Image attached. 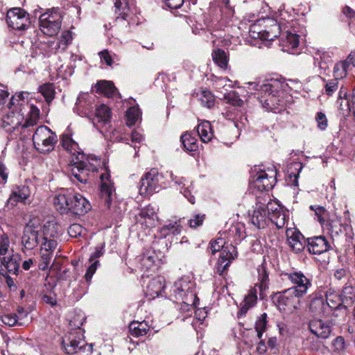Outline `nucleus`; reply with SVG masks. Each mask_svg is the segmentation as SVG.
<instances>
[{
  "instance_id": "4d7b16f0",
  "label": "nucleus",
  "mask_w": 355,
  "mask_h": 355,
  "mask_svg": "<svg viewBox=\"0 0 355 355\" xmlns=\"http://www.w3.org/2000/svg\"><path fill=\"white\" fill-rule=\"evenodd\" d=\"M71 40L72 35L71 33L69 31L62 32L61 35V38L58 44V48L64 50Z\"/></svg>"
},
{
  "instance_id": "49530a36",
  "label": "nucleus",
  "mask_w": 355,
  "mask_h": 355,
  "mask_svg": "<svg viewBox=\"0 0 355 355\" xmlns=\"http://www.w3.org/2000/svg\"><path fill=\"white\" fill-rule=\"evenodd\" d=\"M200 101L201 104L207 108H211L214 105L215 99L211 92L208 90H202L200 95Z\"/></svg>"
},
{
  "instance_id": "6e6552de",
  "label": "nucleus",
  "mask_w": 355,
  "mask_h": 355,
  "mask_svg": "<svg viewBox=\"0 0 355 355\" xmlns=\"http://www.w3.org/2000/svg\"><path fill=\"white\" fill-rule=\"evenodd\" d=\"M44 230L35 220H30L24 227L21 241L22 245L28 250L36 248L41 242Z\"/></svg>"
},
{
  "instance_id": "4468645a",
  "label": "nucleus",
  "mask_w": 355,
  "mask_h": 355,
  "mask_svg": "<svg viewBox=\"0 0 355 355\" xmlns=\"http://www.w3.org/2000/svg\"><path fill=\"white\" fill-rule=\"evenodd\" d=\"M21 257L18 253L12 250L0 260V274L6 275L8 273L18 275Z\"/></svg>"
},
{
  "instance_id": "79ce46f5",
  "label": "nucleus",
  "mask_w": 355,
  "mask_h": 355,
  "mask_svg": "<svg viewBox=\"0 0 355 355\" xmlns=\"http://www.w3.org/2000/svg\"><path fill=\"white\" fill-rule=\"evenodd\" d=\"M40 116V110L34 105L31 104L29 106L28 118L26 119L22 127L27 128L33 126L36 124L37 121Z\"/></svg>"
},
{
  "instance_id": "13d9d810",
  "label": "nucleus",
  "mask_w": 355,
  "mask_h": 355,
  "mask_svg": "<svg viewBox=\"0 0 355 355\" xmlns=\"http://www.w3.org/2000/svg\"><path fill=\"white\" fill-rule=\"evenodd\" d=\"M338 88V80L331 79L326 82L324 86V93L328 96H331Z\"/></svg>"
},
{
  "instance_id": "7c9ffc66",
  "label": "nucleus",
  "mask_w": 355,
  "mask_h": 355,
  "mask_svg": "<svg viewBox=\"0 0 355 355\" xmlns=\"http://www.w3.org/2000/svg\"><path fill=\"white\" fill-rule=\"evenodd\" d=\"M328 305H326L325 302L322 297H315L311 301L309 305V310L314 315L326 317L328 316Z\"/></svg>"
},
{
  "instance_id": "f03ea898",
  "label": "nucleus",
  "mask_w": 355,
  "mask_h": 355,
  "mask_svg": "<svg viewBox=\"0 0 355 355\" xmlns=\"http://www.w3.org/2000/svg\"><path fill=\"white\" fill-rule=\"evenodd\" d=\"M252 89L258 92L257 98L263 107L268 111L279 112L284 107L282 98L284 84L280 81L271 79L262 84L250 83Z\"/></svg>"
},
{
  "instance_id": "864d4df0",
  "label": "nucleus",
  "mask_w": 355,
  "mask_h": 355,
  "mask_svg": "<svg viewBox=\"0 0 355 355\" xmlns=\"http://www.w3.org/2000/svg\"><path fill=\"white\" fill-rule=\"evenodd\" d=\"M101 62H105L107 66H112L113 61L117 58V55L114 53L111 54L107 50H103L98 53Z\"/></svg>"
},
{
  "instance_id": "2eb2a0df",
  "label": "nucleus",
  "mask_w": 355,
  "mask_h": 355,
  "mask_svg": "<svg viewBox=\"0 0 355 355\" xmlns=\"http://www.w3.org/2000/svg\"><path fill=\"white\" fill-rule=\"evenodd\" d=\"M94 107V96L88 93H81L77 98L73 110L80 116L91 118Z\"/></svg>"
},
{
  "instance_id": "3c124183",
  "label": "nucleus",
  "mask_w": 355,
  "mask_h": 355,
  "mask_svg": "<svg viewBox=\"0 0 355 355\" xmlns=\"http://www.w3.org/2000/svg\"><path fill=\"white\" fill-rule=\"evenodd\" d=\"M224 98L228 103L233 105L241 107L243 105V101L241 100L239 94L234 91L225 94Z\"/></svg>"
},
{
  "instance_id": "0eeeda50",
  "label": "nucleus",
  "mask_w": 355,
  "mask_h": 355,
  "mask_svg": "<svg viewBox=\"0 0 355 355\" xmlns=\"http://www.w3.org/2000/svg\"><path fill=\"white\" fill-rule=\"evenodd\" d=\"M164 175L157 168H151L146 172L140 180L139 193L141 195L158 192L164 184Z\"/></svg>"
},
{
  "instance_id": "8fccbe9b",
  "label": "nucleus",
  "mask_w": 355,
  "mask_h": 355,
  "mask_svg": "<svg viewBox=\"0 0 355 355\" xmlns=\"http://www.w3.org/2000/svg\"><path fill=\"white\" fill-rule=\"evenodd\" d=\"M267 324V314L263 313L257 319L255 323V329L257 332V336L259 339L261 338L263 332L266 329Z\"/></svg>"
},
{
  "instance_id": "2f4dec72",
  "label": "nucleus",
  "mask_w": 355,
  "mask_h": 355,
  "mask_svg": "<svg viewBox=\"0 0 355 355\" xmlns=\"http://www.w3.org/2000/svg\"><path fill=\"white\" fill-rule=\"evenodd\" d=\"M168 173V172H167ZM169 175L173 181L175 182V184L179 185L183 184V187L180 189V192L184 196V197L188 200L189 202L191 204L195 203V197L192 194V190L193 189L192 184H191L189 187H185V184L184 181L185 180L183 178H178L177 176H174L173 173L170 172Z\"/></svg>"
},
{
  "instance_id": "1a4fd4ad",
  "label": "nucleus",
  "mask_w": 355,
  "mask_h": 355,
  "mask_svg": "<svg viewBox=\"0 0 355 355\" xmlns=\"http://www.w3.org/2000/svg\"><path fill=\"white\" fill-rule=\"evenodd\" d=\"M39 20L40 30L46 35L54 36L60 29L62 17L57 10L53 9L42 14Z\"/></svg>"
},
{
  "instance_id": "aec40b11",
  "label": "nucleus",
  "mask_w": 355,
  "mask_h": 355,
  "mask_svg": "<svg viewBox=\"0 0 355 355\" xmlns=\"http://www.w3.org/2000/svg\"><path fill=\"white\" fill-rule=\"evenodd\" d=\"M307 248L309 252L314 254H321L331 249L330 243L323 236L309 238Z\"/></svg>"
},
{
  "instance_id": "6e6d98bb",
  "label": "nucleus",
  "mask_w": 355,
  "mask_h": 355,
  "mask_svg": "<svg viewBox=\"0 0 355 355\" xmlns=\"http://www.w3.org/2000/svg\"><path fill=\"white\" fill-rule=\"evenodd\" d=\"M310 209L314 211L318 220L321 225H323L325 223L324 215L326 214V209L323 207L319 205H311Z\"/></svg>"
},
{
  "instance_id": "f3484780",
  "label": "nucleus",
  "mask_w": 355,
  "mask_h": 355,
  "mask_svg": "<svg viewBox=\"0 0 355 355\" xmlns=\"http://www.w3.org/2000/svg\"><path fill=\"white\" fill-rule=\"evenodd\" d=\"M114 7L116 14L119 15L116 21L125 20L129 24L128 18L135 10L133 0H114Z\"/></svg>"
},
{
  "instance_id": "72a5a7b5",
  "label": "nucleus",
  "mask_w": 355,
  "mask_h": 355,
  "mask_svg": "<svg viewBox=\"0 0 355 355\" xmlns=\"http://www.w3.org/2000/svg\"><path fill=\"white\" fill-rule=\"evenodd\" d=\"M18 314L9 313L5 314L1 316V321L6 325L12 327L15 324L22 325V322L19 320L23 318L24 316H27L28 313H24L23 309L18 310Z\"/></svg>"
},
{
  "instance_id": "20e7f679",
  "label": "nucleus",
  "mask_w": 355,
  "mask_h": 355,
  "mask_svg": "<svg viewBox=\"0 0 355 355\" xmlns=\"http://www.w3.org/2000/svg\"><path fill=\"white\" fill-rule=\"evenodd\" d=\"M224 244L223 239L218 238L211 243L209 245L210 250L213 254L223 249L217 266V272L220 275H223L224 272L228 269L231 261L237 257L236 249L234 245H230L224 247Z\"/></svg>"
},
{
  "instance_id": "393cba45",
  "label": "nucleus",
  "mask_w": 355,
  "mask_h": 355,
  "mask_svg": "<svg viewBox=\"0 0 355 355\" xmlns=\"http://www.w3.org/2000/svg\"><path fill=\"white\" fill-rule=\"evenodd\" d=\"M73 204L69 213L74 215H84L91 209L89 201L81 194L73 192Z\"/></svg>"
},
{
  "instance_id": "09e8293b",
  "label": "nucleus",
  "mask_w": 355,
  "mask_h": 355,
  "mask_svg": "<svg viewBox=\"0 0 355 355\" xmlns=\"http://www.w3.org/2000/svg\"><path fill=\"white\" fill-rule=\"evenodd\" d=\"M128 125H134L141 116V111L138 107L132 106L127 111Z\"/></svg>"
},
{
  "instance_id": "338daca9",
  "label": "nucleus",
  "mask_w": 355,
  "mask_h": 355,
  "mask_svg": "<svg viewBox=\"0 0 355 355\" xmlns=\"http://www.w3.org/2000/svg\"><path fill=\"white\" fill-rule=\"evenodd\" d=\"M131 140H132V142L133 144H135V145L133 146L134 148L136 149L137 146H136V144L138 143H141L143 140V136L138 132L137 131H134L132 132V135H131Z\"/></svg>"
},
{
  "instance_id": "9b49d317",
  "label": "nucleus",
  "mask_w": 355,
  "mask_h": 355,
  "mask_svg": "<svg viewBox=\"0 0 355 355\" xmlns=\"http://www.w3.org/2000/svg\"><path fill=\"white\" fill-rule=\"evenodd\" d=\"M285 277L291 282L293 286L291 289L302 297L305 296L309 289L311 287L312 283L304 274L301 271H291L284 274Z\"/></svg>"
},
{
  "instance_id": "ddd939ff",
  "label": "nucleus",
  "mask_w": 355,
  "mask_h": 355,
  "mask_svg": "<svg viewBox=\"0 0 355 355\" xmlns=\"http://www.w3.org/2000/svg\"><path fill=\"white\" fill-rule=\"evenodd\" d=\"M6 22L12 29L24 30L29 26V16L24 9L13 8L7 12Z\"/></svg>"
},
{
  "instance_id": "7ed1b4c3",
  "label": "nucleus",
  "mask_w": 355,
  "mask_h": 355,
  "mask_svg": "<svg viewBox=\"0 0 355 355\" xmlns=\"http://www.w3.org/2000/svg\"><path fill=\"white\" fill-rule=\"evenodd\" d=\"M195 282L184 277L176 281L171 290V296L187 306H196L198 299L194 291Z\"/></svg>"
},
{
  "instance_id": "f8f14e48",
  "label": "nucleus",
  "mask_w": 355,
  "mask_h": 355,
  "mask_svg": "<svg viewBox=\"0 0 355 355\" xmlns=\"http://www.w3.org/2000/svg\"><path fill=\"white\" fill-rule=\"evenodd\" d=\"M111 110L105 105L101 104L95 110L92 121L94 126L103 135L107 136L110 125Z\"/></svg>"
},
{
  "instance_id": "052dcab7",
  "label": "nucleus",
  "mask_w": 355,
  "mask_h": 355,
  "mask_svg": "<svg viewBox=\"0 0 355 355\" xmlns=\"http://www.w3.org/2000/svg\"><path fill=\"white\" fill-rule=\"evenodd\" d=\"M315 121L318 123V127L321 130H324L328 125V121L326 115L322 112H318L315 116Z\"/></svg>"
},
{
  "instance_id": "5701e85b",
  "label": "nucleus",
  "mask_w": 355,
  "mask_h": 355,
  "mask_svg": "<svg viewBox=\"0 0 355 355\" xmlns=\"http://www.w3.org/2000/svg\"><path fill=\"white\" fill-rule=\"evenodd\" d=\"M276 182V179L273 175H269L265 171L257 173L254 177L252 187L257 189L260 191H268L271 189Z\"/></svg>"
},
{
  "instance_id": "6ab92c4d",
  "label": "nucleus",
  "mask_w": 355,
  "mask_h": 355,
  "mask_svg": "<svg viewBox=\"0 0 355 355\" xmlns=\"http://www.w3.org/2000/svg\"><path fill=\"white\" fill-rule=\"evenodd\" d=\"M100 178L101 180L100 196L104 204L107 207H110L114 191L113 185L110 180V174L107 171H105L101 174Z\"/></svg>"
},
{
  "instance_id": "dca6fc26",
  "label": "nucleus",
  "mask_w": 355,
  "mask_h": 355,
  "mask_svg": "<svg viewBox=\"0 0 355 355\" xmlns=\"http://www.w3.org/2000/svg\"><path fill=\"white\" fill-rule=\"evenodd\" d=\"M73 191L63 190L57 194L53 199L55 209L61 214H68L71 210V205L73 204Z\"/></svg>"
},
{
  "instance_id": "c9c22d12",
  "label": "nucleus",
  "mask_w": 355,
  "mask_h": 355,
  "mask_svg": "<svg viewBox=\"0 0 355 355\" xmlns=\"http://www.w3.org/2000/svg\"><path fill=\"white\" fill-rule=\"evenodd\" d=\"M129 329L132 336L139 337L147 334L149 326L146 321H133L130 324Z\"/></svg>"
},
{
  "instance_id": "603ef678",
  "label": "nucleus",
  "mask_w": 355,
  "mask_h": 355,
  "mask_svg": "<svg viewBox=\"0 0 355 355\" xmlns=\"http://www.w3.org/2000/svg\"><path fill=\"white\" fill-rule=\"evenodd\" d=\"M205 219V214H194L190 219L188 220V225L191 228H196L202 225Z\"/></svg>"
},
{
  "instance_id": "774afa93",
  "label": "nucleus",
  "mask_w": 355,
  "mask_h": 355,
  "mask_svg": "<svg viewBox=\"0 0 355 355\" xmlns=\"http://www.w3.org/2000/svg\"><path fill=\"white\" fill-rule=\"evenodd\" d=\"M207 317V312L205 309H198L195 311V319L197 321H199L200 324H202V321Z\"/></svg>"
},
{
  "instance_id": "c03bdc74",
  "label": "nucleus",
  "mask_w": 355,
  "mask_h": 355,
  "mask_svg": "<svg viewBox=\"0 0 355 355\" xmlns=\"http://www.w3.org/2000/svg\"><path fill=\"white\" fill-rule=\"evenodd\" d=\"M257 272L259 281V288L260 291H262L268 288L269 282L268 274L265 266L263 264L258 267Z\"/></svg>"
},
{
  "instance_id": "de8ad7c7",
  "label": "nucleus",
  "mask_w": 355,
  "mask_h": 355,
  "mask_svg": "<svg viewBox=\"0 0 355 355\" xmlns=\"http://www.w3.org/2000/svg\"><path fill=\"white\" fill-rule=\"evenodd\" d=\"M349 67L344 62H338L334 67L335 79L340 80L346 76Z\"/></svg>"
},
{
  "instance_id": "9d476101",
  "label": "nucleus",
  "mask_w": 355,
  "mask_h": 355,
  "mask_svg": "<svg viewBox=\"0 0 355 355\" xmlns=\"http://www.w3.org/2000/svg\"><path fill=\"white\" fill-rule=\"evenodd\" d=\"M270 211L268 202L258 198L252 212L249 213L250 221L258 229L265 228L270 223Z\"/></svg>"
},
{
  "instance_id": "f704fd0d",
  "label": "nucleus",
  "mask_w": 355,
  "mask_h": 355,
  "mask_svg": "<svg viewBox=\"0 0 355 355\" xmlns=\"http://www.w3.org/2000/svg\"><path fill=\"white\" fill-rule=\"evenodd\" d=\"M257 300V291L255 288L250 290L248 294L245 297L244 300L242 303L241 308L238 313V315H244L248 311L250 308L253 306Z\"/></svg>"
},
{
  "instance_id": "5fc2aeb1",
  "label": "nucleus",
  "mask_w": 355,
  "mask_h": 355,
  "mask_svg": "<svg viewBox=\"0 0 355 355\" xmlns=\"http://www.w3.org/2000/svg\"><path fill=\"white\" fill-rule=\"evenodd\" d=\"M243 228V226L239 224L232 225L229 234L234 237L235 241L241 240L245 237Z\"/></svg>"
},
{
  "instance_id": "e433bc0d",
  "label": "nucleus",
  "mask_w": 355,
  "mask_h": 355,
  "mask_svg": "<svg viewBox=\"0 0 355 355\" xmlns=\"http://www.w3.org/2000/svg\"><path fill=\"white\" fill-rule=\"evenodd\" d=\"M340 296L341 302L346 305V307L352 304L355 300V287L352 284H347Z\"/></svg>"
},
{
  "instance_id": "37998d69",
  "label": "nucleus",
  "mask_w": 355,
  "mask_h": 355,
  "mask_svg": "<svg viewBox=\"0 0 355 355\" xmlns=\"http://www.w3.org/2000/svg\"><path fill=\"white\" fill-rule=\"evenodd\" d=\"M214 61L221 68H226L228 64V60L226 53L221 49H216L212 53Z\"/></svg>"
},
{
  "instance_id": "e2e57ef3",
  "label": "nucleus",
  "mask_w": 355,
  "mask_h": 355,
  "mask_svg": "<svg viewBox=\"0 0 355 355\" xmlns=\"http://www.w3.org/2000/svg\"><path fill=\"white\" fill-rule=\"evenodd\" d=\"M163 1L171 9H178L184 3V0H163Z\"/></svg>"
},
{
  "instance_id": "680f3d73",
  "label": "nucleus",
  "mask_w": 355,
  "mask_h": 355,
  "mask_svg": "<svg viewBox=\"0 0 355 355\" xmlns=\"http://www.w3.org/2000/svg\"><path fill=\"white\" fill-rule=\"evenodd\" d=\"M91 265L88 267L87 272L85 275V278L87 282H89L94 275V274L96 272V270L99 266V261H94L91 262Z\"/></svg>"
},
{
  "instance_id": "cd10ccee",
  "label": "nucleus",
  "mask_w": 355,
  "mask_h": 355,
  "mask_svg": "<svg viewBox=\"0 0 355 355\" xmlns=\"http://www.w3.org/2000/svg\"><path fill=\"white\" fill-rule=\"evenodd\" d=\"M281 44L284 51L290 53H295V50L299 45V35L289 31H286L282 35Z\"/></svg>"
},
{
  "instance_id": "b1692460",
  "label": "nucleus",
  "mask_w": 355,
  "mask_h": 355,
  "mask_svg": "<svg viewBox=\"0 0 355 355\" xmlns=\"http://www.w3.org/2000/svg\"><path fill=\"white\" fill-rule=\"evenodd\" d=\"M309 329L313 334L322 339L327 338L331 333V327L329 324L320 319L311 320Z\"/></svg>"
},
{
  "instance_id": "bb28decb",
  "label": "nucleus",
  "mask_w": 355,
  "mask_h": 355,
  "mask_svg": "<svg viewBox=\"0 0 355 355\" xmlns=\"http://www.w3.org/2000/svg\"><path fill=\"white\" fill-rule=\"evenodd\" d=\"M269 27L267 29L257 32V37L266 41H272L277 37L281 33V28L277 21L268 19Z\"/></svg>"
},
{
  "instance_id": "c85d7f7f",
  "label": "nucleus",
  "mask_w": 355,
  "mask_h": 355,
  "mask_svg": "<svg viewBox=\"0 0 355 355\" xmlns=\"http://www.w3.org/2000/svg\"><path fill=\"white\" fill-rule=\"evenodd\" d=\"M31 194L28 187L26 185L15 187L8 199V203L15 205L18 202H26Z\"/></svg>"
},
{
  "instance_id": "a18cd8bd",
  "label": "nucleus",
  "mask_w": 355,
  "mask_h": 355,
  "mask_svg": "<svg viewBox=\"0 0 355 355\" xmlns=\"http://www.w3.org/2000/svg\"><path fill=\"white\" fill-rule=\"evenodd\" d=\"M41 249L46 252L53 251L57 246V241L53 239H49L45 232L41 239Z\"/></svg>"
},
{
  "instance_id": "58836bf2",
  "label": "nucleus",
  "mask_w": 355,
  "mask_h": 355,
  "mask_svg": "<svg viewBox=\"0 0 355 355\" xmlns=\"http://www.w3.org/2000/svg\"><path fill=\"white\" fill-rule=\"evenodd\" d=\"M63 343L67 354L76 353L85 346L84 340L72 338H69L67 340H64Z\"/></svg>"
},
{
  "instance_id": "412c9836",
  "label": "nucleus",
  "mask_w": 355,
  "mask_h": 355,
  "mask_svg": "<svg viewBox=\"0 0 355 355\" xmlns=\"http://www.w3.org/2000/svg\"><path fill=\"white\" fill-rule=\"evenodd\" d=\"M287 243L291 250L297 254L304 248V236L296 229H287L286 232Z\"/></svg>"
},
{
  "instance_id": "473e14b6",
  "label": "nucleus",
  "mask_w": 355,
  "mask_h": 355,
  "mask_svg": "<svg viewBox=\"0 0 355 355\" xmlns=\"http://www.w3.org/2000/svg\"><path fill=\"white\" fill-rule=\"evenodd\" d=\"M197 131L201 140L205 143L211 141L214 136L211 123L208 121H202L199 123Z\"/></svg>"
},
{
  "instance_id": "a19ab883",
  "label": "nucleus",
  "mask_w": 355,
  "mask_h": 355,
  "mask_svg": "<svg viewBox=\"0 0 355 355\" xmlns=\"http://www.w3.org/2000/svg\"><path fill=\"white\" fill-rule=\"evenodd\" d=\"M38 92L45 98L48 105L53 101L55 96V90L53 84L44 83L38 87Z\"/></svg>"
},
{
  "instance_id": "ea45409f",
  "label": "nucleus",
  "mask_w": 355,
  "mask_h": 355,
  "mask_svg": "<svg viewBox=\"0 0 355 355\" xmlns=\"http://www.w3.org/2000/svg\"><path fill=\"white\" fill-rule=\"evenodd\" d=\"M181 141L187 151L195 152L198 148L197 139L190 134L185 133L182 135Z\"/></svg>"
},
{
  "instance_id": "39448f33",
  "label": "nucleus",
  "mask_w": 355,
  "mask_h": 355,
  "mask_svg": "<svg viewBox=\"0 0 355 355\" xmlns=\"http://www.w3.org/2000/svg\"><path fill=\"white\" fill-rule=\"evenodd\" d=\"M57 141L56 135L45 125L38 127L33 135V145L42 153L51 151Z\"/></svg>"
},
{
  "instance_id": "0e129e2a",
  "label": "nucleus",
  "mask_w": 355,
  "mask_h": 355,
  "mask_svg": "<svg viewBox=\"0 0 355 355\" xmlns=\"http://www.w3.org/2000/svg\"><path fill=\"white\" fill-rule=\"evenodd\" d=\"M104 252H105V250H104L103 246L97 248L96 249L95 252L90 256L89 259V262L97 261L96 259L98 258L101 257V256H103Z\"/></svg>"
},
{
  "instance_id": "4c0bfd02",
  "label": "nucleus",
  "mask_w": 355,
  "mask_h": 355,
  "mask_svg": "<svg viewBox=\"0 0 355 355\" xmlns=\"http://www.w3.org/2000/svg\"><path fill=\"white\" fill-rule=\"evenodd\" d=\"M96 88L97 92L102 93L108 97L113 96L116 92V89L113 83L107 80L98 82L96 85Z\"/></svg>"
},
{
  "instance_id": "f257e3e1",
  "label": "nucleus",
  "mask_w": 355,
  "mask_h": 355,
  "mask_svg": "<svg viewBox=\"0 0 355 355\" xmlns=\"http://www.w3.org/2000/svg\"><path fill=\"white\" fill-rule=\"evenodd\" d=\"M61 144L62 147L72 155L71 181L86 184L89 173L97 171L100 166V159L78 151V144L69 135H64L61 139Z\"/></svg>"
},
{
  "instance_id": "423d86ee",
  "label": "nucleus",
  "mask_w": 355,
  "mask_h": 355,
  "mask_svg": "<svg viewBox=\"0 0 355 355\" xmlns=\"http://www.w3.org/2000/svg\"><path fill=\"white\" fill-rule=\"evenodd\" d=\"M301 298L302 297L297 295L293 291L287 288L275 293L272 300L280 311L292 313L298 309Z\"/></svg>"
},
{
  "instance_id": "69168bd1",
  "label": "nucleus",
  "mask_w": 355,
  "mask_h": 355,
  "mask_svg": "<svg viewBox=\"0 0 355 355\" xmlns=\"http://www.w3.org/2000/svg\"><path fill=\"white\" fill-rule=\"evenodd\" d=\"M51 257L52 256L51 252H46V253H42L41 258L42 261V264H44V266L42 267V270H44L46 268L48 267L49 264L50 263Z\"/></svg>"
},
{
  "instance_id": "4be33fe9",
  "label": "nucleus",
  "mask_w": 355,
  "mask_h": 355,
  "mask_svg": "<svg viewBox=\"0 0 355 355\" xmlns=\"http://www.w3.org/2000/svg\"><path fill=\"white\" fill-rule=\"evenodd\" d=\"M325 304L328 305L327 311L329 315L331 312H333L332 314L336 317L339 315L343 316L346 314V305H344L341 302L340 295L332 293L327 295Z\"/></svg>"
},
{
  "instance_id": "c756f323",
  "label": "nucleus",
  "mask_w": 355,
  "mask_h": 355,
  "mask_svg": "<svg viewBox=\"0 0 355 355\" xmlns=\"http://www.w3.org/2000/svg\"><path fill=\"white\" fill-rule=\"evenodd\" d=\"M336 103L338 108L342 112L343 114H347L350 112L352 105L347 94V91L343 87L340 89Z\"/></svg>"
},
{
  "instance_id": "a211bd4d",
  "label": "nucleus",
  "mask_w": 355,
  "mask_h": 355,
  "mask_svg": "<svg viewBox=\"0 0 355 355\" xmlns=\"http://www.w3.org/2000/svg\"><path fill=\"white\" fill-rule=\"evenodd\" d=\"M268 210H270V223L275 224L278 229L284 227L288 216L282 207L275 202L268 201Z\"/></svg>"
},
{
  "instance_id": "a878e982",
  "label": "nucleus",
  "mask_w": 355,
  "mask_h": 355,
  "mask_svg": "<svg viewBox=\"0 0 355 355\" xmlns=\"http://www.w3.org/2000/svg\"><path fill=\"white\" fill-rule=\"evenodd\" d=\"M164 287V278L162 276L155 277L148 282L145 291L146 295L149 299H154L161 295Z\"/></svg>"
},
{
  "instance_id": "bf43d9fd",
  "label": "nucleus",
  "mask_w": 355,
  "mask_h": 355,
  "mask_svg": "<svg viewBox=\"0 0 355 355\" xmlns=\"http://www.w3.org/2000/svg\"><path fill=\"white\" fill-rule=\"evenodd\" d=\"M83 231V228L80 225L73 223L69 226L68 229V234L71 237L77 238L78 236H81Z\"/></svg>"
}]
</instances>
